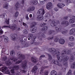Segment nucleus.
Segmentation results:
<instances>
[{
	"label": "nucleus",
	"instance_id": "774afa93",
	"mask_svg": "<svg viewBox=\"0 0 75 75\" xmlns=\"http://www.w3.org/2000/svg\"><path fill=\"white\" fill-rule=\"evenodd\" d=\"M34 44L35 45H38V43L37 42H35L34 43Z\"/></svg>",
	"mask_w": 75,
	"mask_h": 75
},
{
	"label": "nucleus",
	"instance_id": "6ab92c4d",
	"mask_svg": "<svg viewBox=\"0 0 75 75\" xmlns=\"http://www.w3.org/2000/svg\"><path fill=\"white\" fill-rule=\"evenodd\" d=\"M15 35L13 33H12L11 35V37L13 41H16V37L14 36Z\"/></svg>",
	"mask_w": 75,
	"mask_h": 75
},
{
	"label": "nucleus",
	"instance_id": "4d7b16f0",
	"mask_svg": "<svg viewBox=\"0 0 75 75\" xmlns=\"http://www.w3.org/2000/svg\"><path fill=\"white\" fill-rule=\"evenodd\" d=\"M11 60L12 61H13V62H15L17 60V59L16 58L15 59L13 57L11 59Z\"/></svg>",
	"mask_w": 75,
	"mask_h": 75
},
{
	"label": "nucleus",
	"instance_id": "a19ab883",
	"mask_svg": "<svg viewBox=\"0 0 75 75\" xmlns=\"http://www.w3.org/2000/svg\"><path fill=\"white\" fill-rule=\"evenodd\" d=\"M28 37L30 38H32L33 37V35L31 34H29L28 35Z\"/></svg>",
	"mask_w": 75,
	"mask_h": 75
},
{
	"label": "nucleus",
	"instance_id": "338daca9",
	"mask_svg": "<svg viewBox=\"0 0 75 75\" xmlns=\"http://www.w3.org/2000/svg\"><path fill=\"white\" fill-rule=\"evenodd\" d=\"M68 17H65L63 18V19L64 20H67V19L68 18Z\"/></svg>",
	"mask_w": 75,
	"mask_h": 75
},
{
	"label": "nucleus",
	"instance_id": "f8f14e48",
	"mask_svg": "<svg viewBox=\"0 0 75 75\" xmlns=\"http://www.w3.org/2000/svg\"><path fill=\"white\" fill-rule=\"evenodd\" d=\"M31 60L33 63H37L38 62L37 58L35 57H32L31 58Z\"/></svg>",
	"mask_w": 75,
	"mask_h": 75
},
{
	"label": "nucleus",
	"instance_id": "c85d7f7f",
	"mask_svg": "<svg viewBox=\"0 0 75 75\" xmlns=\"http://www.w3.org/2000/svg\"><path fill=\"white\" fill-rule=\"evenodd\" d=\"M71 68L72 69H75V62H74L73 63L71 66Z\"/></svg>",
	"mask_w": 75,
	"mask_h": 75
},
{
	"label": "nucleus",
	"instance_id": "9d476101",
	"mask_svg": "<svg viewBox=\"0 0 75 75\" xmlns=\"http://www.w3.org/2000/svg\"><path fill=\"white\" fill-rule=\"evenodd\" d=\"M34 10H35V7L33 6H32L28 8L27 10V11L30 12V11H33Z\"/></svg>",
	"mask_w": 75,
	"mask_h": 75
},
{
	"label": "nucleus",
	"instance_id": "473e14b6",
	"mask_svg": "<svg viewBox=\"0 0 75 75\" xmlns=\"http://www.w3.org/2000/svg\"><path fill=\"white\" fill-rule=\"evenodd\" d=\"M4 41L5 42H8V38L7 37H5L4 39Z\"/></svg>",
	"mask_w": 75,
	"mask_h": 75
},
{
	"label": "nucleus",
	"instance_id": "c756f323",
	"mask_svg": "<svg viewBox=\"0 0 75 75\" xmlns=\"http://www.w3.org/2000/svg\"><path fill=\"white\" fill-rule=\"evenodd\" d=\"M74 42H70L68 43V45L69 47H73L74 46Z\"/></svg>",
	"mask_w": 75,
	"mask_h": 75
},
{
	"label": "nucleus",
	"instance_id": "6e6d98bb",
	"mask_svg": "<svg viewBox=\"0 0 75 75\" xmlns=\"http://www.w3.org/2000/svg\"><path fill=\"white\" fill-rule=\"evenodd\" d=\"M6 64L7 65H8L9 66L10 65H11L12 64V63H11V62H7V63H6Z\"/></svg>",
	"mask_w": 75,
	"mask_h": 75
},
{
	"label": "nucleus",
	"instance_id": "680f3d73",
	"mask_svg": "<svg viewBox=\"0 0 75 75\" xmlns=\"http://www.w3.org/2000/svg\"><path fill=\"white\" fill-rule=\"evenodd\" d=\"M25 18H26V19L27 20H28L29 19V18H28V15H27L26 16Z\"/></svg>",
	"mask_w": 75,
	"mask_h": 75
},
{
	"label": "nucleus",
	"instance_id": "bf43d9fd",
	"mask_svg": "<svg viewBox=\"0 0 75 75\" xmlns=\"http://www.w3.org/2000/svg\"><path fill=\"white\" fill-rule=\"evenodd\" d=\"M54 38V37H52V38H47L48 40H52Z\"/></svg>",
	"mask_w": 75,
	"mask_h": 75
},
{
	"label": "nucleus",
	"instance_id": "c9c22d12",
	"mask_svg": "<svg viewBox=\"0 0 75 75\" xmlns=\"http://www.w3.org/2000/svg\"><path fill=\"white\" fill-rule=\"evenodd\" d=\"M72 75V71L71 70H69V71L68 73L67 74V75Z\"/></svg>",
	"mask_w": 75,
	"mask_h": 75
},
{
	"label": "nucleus",
	"instance_id": "5fc2aeb1",
	"mask_svg": "<svg viewBox=\"0 0 75 75\" xmlns=\"http://www.w3.org/2000/svg\"><path fill=\"white\" fill-rule=\"evenodd\" d=\"M48 71H44V74L45 75H48Z\"/></svg>",
	"mask_w": 75,
	"mask_h": 75
},
{
	"label": "nucleus",
	"instance_id": "a18cd8bd",
	"mask_svg": "<svg viewBox=\"0 0 75 75\" xmlns=\"http://www.w3.org/2000/svg\"><path fill=\"white\" fill-rule=\"evenodd\" d=\"M23 25L25 26V27L26 28H28V27L27 25V24H26L25 23H24V22L23 23Z\"/></svg>",
	"mask_w": 75,
	"mask_h": 75
},
{
	"label": "nucleus",
	"instance_id": "4468645a",
	"mask_svg": "<svg viewBox=\"0 0 75 75\" xmlns=\"http://www.w3.org/2000/svg\"><path fill=\"white\" fill-rule=\"evenodd\" d=\"M62 25H64L65 24V26H68L69 25V23L66 21H62L61 23Z\"/></svg>",
	"mask_w": 75,
	"mask_h": 75
},
{
	"label": "nucleus",
	"instance_id": "8fccbe9b",
	"mask_svg": "<svg viewBox=\"0 0 75 75\" xmlns=\"http://www.w3.org/2000/svg\"><path fill=\"white\" fill-rule=\"evenodd\" d=\"M0 17L1 18H4L5 17V14L4 13L1 14L0 15Z\"/></svg>",
	"mask_w": 75,
	"mask_h": 75
},
{
	"label": "nucleus",
	"instance_id": "58836bf2",
	"mask_svg": "<svg viewBox=\"0 0 75 75\" xmlns=\"http://www.w3.org/2000/svg\"><path fill=\"white\" fill-rule=\"evenodd\" d=\"M23 33L24 34H28V31L26 29L24 30H23Z\"/></svg>",
	"mask_w": 75,
	"mask_h": 75
},
{
	"label": "nucleus",
	"instance_id": "e2e57ef3",
	"mask_svg": "<svg viewBox=\"0 0 75 75\" xmlns=\"http://www.w3.org/2000/svg\"><path fill=\"white\" fill-rule=\"evenodd\" d=\"M20 41L21 44H23V42H24V41H23V39L22 38H21V40H20Z\"/></svg>",
	"mask_w": 75,
	"mask_h": 75
},
{
	"label": "nucleus",
	"instance_id": "09e8293b",
	"mask_svg": "<svg viewBox=\"0 0 75 75\" xmlns=\"http://www.w3.org/2000/svg\"><path fill=\"white\" fill-rule=\"evenodd\" d=\"M11 74H14L15 71H14V69H13L11 70Z\"/></svg>",
	"mask_w": 75,
	"mask_h": 75
},
{
	"label": "nucleus",
	"instance_id": "393cba45",
	"mask_svg": "<svg viewBox=\"0 0 75 75\" xmlns=\"http://www.w3.org/2000/svg\"><path fill=\"white\" fill-rule=\"evenodd\" d=\"M10 54L11 56H13L14 57L15 55V52H14V51L12 50Z\"/></svg>",
	"mask_w": 75,
	"mask_h": 75
},
{
	"label": "nucleus",
	"instance_id": "412c9836",
	"mask_svg": "<svg viewBox=\"0 0 75 75\" xmlns=\"http://www.w3.org/2000/svg\"><path fill=\"white\" fill-rule=\"evenodd\" d=\"M75 32V28H73L70 30V31L69 33V34L70 35H72V34H73Z\"/></svg>",
	"mask_w": 75,
	"mask_h": 75
},
{
	"label": "nucleus",
	"instance_id": "bb28decb",
	"mask_svg": "<svg viewBox=\"0 0 75 75\" xmlns=\"http://www.w3.org/2000/svg\"><path fill=\"white\" fill-rule=\"evenodd\" d=\"M48 28V27L47 26H45L41 30L42 31H45L46 30H47Z\"/></svg>",
	"mask_w": 75,
	"mask_h": 75
},
{
	"label": "nucleus",
	"instance_id": "f257e3e1",
	"mask_svg": "<svg viewBox=\"0 0 75 75\" xmlns=\"http://www.w3.org/2000/svg\"><path fill=\"white\" fill-rule=\"evenodd\" d=\"M49 52H53V54H54V55H56L57 58V59L58 61H62L63 65H64L66 68H64V71H66V68H68V59H69V57L65 55V54H70L71 52V50H64L62 52L61 55L62 56H60L61 53L59 52H56V50L54 48H51L49 49L48 50Z\"/></svg>",
	"mask_w": 75,
	"mask_h": 75
},
{
	"label": "nucleus",
	"instance_id": "20e7f679",
	"mask_svg": "<svg viewBox=\"0 0 75 75\" xmlns=\"http://www.w3.org/2000/svg\"><path fill=\"white\" fill-rule=\"evenodd\" d=\"M27 60H25L24 61L23 64H22V67L23 69L24 70H22L21 71V72H22V73L23 74H25L26 72V71L25 70L26 69V68L27 67Z\"/></svg>",
	"mask_w": 75,
	"mask_h": 75
},
{
	"label": "nucleus",
	"instance_id": "aec40b11",
	"mask_svg": "<svg viewBox=\"0 0 75 75\" xmlns=\"http://www.w3.org/2000/svg\"><path fill=\"white\" fill-rule=\"evenodd\" d=\"M7 67H1L0 68V70L2 71V72H4L7 70Z\"/></svg>",
	"mask_w": 75,
	"mask_h": 75
},
{
	"label": "nucleus",
	"instance_id": "4c0bfd02",
	"mask_svg": "<svg viewBox=\"0 0 75 75\" xmlns=\"http://www.w3.org/2000/svg\"><path fill=\"white\" fill-rule=\"evenodd\" d=\"M68 31L67 30H65L64 31H63L62 32V34H67V33H68Z\"/></svg>",
	"mask_w": 75,
	"mask_h": 75
},
{
	"label": "nucleus",
	"instance_id": "f704fd0d",
	"mask_svg": "<svg viewBox=\"0 0 75 75\" xmlns=\"http://www.w3.org/2000/svg\"><path fill=\"white\" fill-rule=\"evenodd\" d=\"M55 33V31L54 30H50L49 32V34H54Z\"/></svg>",
	"mask_w": 75,
	"mask_h": 75
},
{
	"label": "nucleus",
	"instance_id": "cd10ccee",
	"mask_svg": "<svg viewBox=\"0 0 75 75\" xmlns=\"http://www.w3.org/2000/svg\"><path fill=\"white\" fill-rule=\"evenodd\" d=\"M69 39L70 41H73L74 40V38L73 36L69 37Z\"/></svg>",
	"mask_w": 75,
	"mask_h": 75
},
{
	"label": "nucleus",
	"instance_id": "dca6fc26",
	"mask_svg": "<svg viewBox=\"0 0 75 75\" xmlns=\"http://www.w3.org/2000/svg\"><path fill=\"white\" fill-rule=\"evenodd\" d=\"M51 75H58L57 72L55 70H52L50 72Z\"/></svg>",
	"mask_w": 75,
	"mask_h": 75
},
{
	"label": "nucleus",
	"instance_id": "6e6552de",
	"mask_svg": "<svg viewBox=\"0 0 75 75\" xmlns=\"http://www.w3.org/2000/svg\"><path fill=\"white\" fill-rule=\"evenodd\" d=\"M52 6V4L51 2H49L46 5V8L47 10H50Z\"/></svg>",
	"mask_w": 75,
	"mask_h": 75
},
{
	"label": "nucleus",
	"instance_id": "ddd939ff",
	"mask_svg": "<svg viewBox=\"0 0 75 75\" xmlns=\"http://www.w3.org/2000/svg\"><path fill=\"white\" fill-rule=\"evenodd\" d=\"M20 4L18 2H17L16 4L15 5V10L17 11L18 10V8L20 7Z\"/></svg>",
	"mask_w": 75,
	"mask_h": 75
},
{
	"label": "nucleus",
	"instance_id": "052dcab7",
	"mask_svg": "<svg viewBox=\"0 0 75 75\" xmlns=\"http://www.w3.org/2000/svg\"><path fill=\"white\" fill-rule=\"evenodd\" d=\"M54 10L56 11H58V8H54Z\"/></svg>",
	"mask_w": 75,
	"mask_h": 75
},
{
	"label": "nucleus",
	"instance_id": "0eeeda50",
	"mask_svg": "<svg viewBox=\"0 0 75 75\" xmlns=\"http://www.w3.org/2000/svg\"><path fill=\"white\" fill-rule=\"evenodd\" d=\"M59 21H57V23L54 21H53L50 23V25L52 27H55L56 25H57L58 24H59Z\"/></svg>",
	"mask_w": 75,
	"mask_h": 75
},
{
	"label": "nucleus",
	"instance_id": "c03bdc74",
	"mask_svg": "<svg viewBox=\"0 0 75 75\" xmlns=\"http://www.w3.org/2000/svg\"><path fill=\"white\" fill-rule=\"evenodd\" d=\"M46 25V23H41L40 24V26L42 27H43Z\"/></svg>",
	"mask_w": 75,
	"mask_h": 75
},
{
	"label": "nucleus",
	"instance_id": "2f4dec72",
	"mask_svg": "<svg viewBox=\"0 0 75 75\" xmlns=\"http://www.w3.org/2000/svg\"><path fill=\"white\" fill-rule=\"evenodd\" d=\"M45 17L46 18V17L49 19V18H50L51 16H50V14H46L45 15Z\"/></svg>",
	"mask_w": 75,
	"mask_h": 75
},
{
	"label": "nucleus",
	"instance_id": "a211bd4d",
	"mask_svg": "<svg viewBox=\"0 0 75 75\" xmlns=\"http://www.w3.org/2000/svg\"><path fill=\"white\" fill-rule=\"evenodd\" d=\"M30 3L33 5H37L38 4V2L37 1H31Z\"/></svg>",
	"mask_w": 75,
	"mask_h": 75
},
{
	"label": "nucleus",
	"instance_id": "72a5a7b5",
	"mask_svg": "<svg viewBox=\"0 0 75 75\" xmlns=\"http://www.w3.org/2000/svg\"><path fill=\"white\" fill-rule=\"evenodd\" d=\"M55 28V30L56 31H57V32H61V28Z\"/></svg>",
	"mask_w": 75,
	"mask_h": 75
},
{
	"label": "nucleus",
	"instance_id": "0e129e2a",
	"mask_svg": "<svg viewBox=\"0 0 75 75\" xmlns=\"http://www.w3.org/2000/svg\"><path fill=\"white\" fill-rule=\"evenodd\" d=\"M21 3L23 5V4H24V0H22L21 1Z\"/></svg>",
	"mask_w": 75,
	"mask_h": 75
},
{
	"label": "nucleus",
	"instance_id": "49530a36",
	"mask_svg": "<svg viewBox=\"0 0 75 75\" xmlns=\"http://www.w3.org/2000/svg\"><path fill=\"white\" fill-rule=\"evenodd\" d=\"M9 20H10V19L8 18V20H6L5 21V22L7 24H8L9 25Z\"/></svg>",
	"mask_w": 75,
	"mask_h": 75
},
{
	"label": "nucleus",
	"instance_id": "2eb2a0df",
	"mask_svg": "<svg viewBox=\"0 0 75 75\" xmlns=\"http://www.w3.org/2000/svg\"><path fill=\"white\" fill-rule=\"evenodd\" d=\"M65 5H64V4L62 3H59L57 5V6L58 7H59L60 8H62V7H64V6H65Z\"/></svg>",
	"mask_w": 75,
	"mask_h": 75
},
{
	"label": "nucleus",
	"instance_id": "603ef678",
	"mask_svg": "<svg viewBox=\"0 0 75 75\" xmlns=\"http://www.w3.org/2000/svg\"><path fill=\"white\" fill-rule=\"evenodd\" d=\"M45 3V2L43 1H42L40 2V4L41 5H43V4H44Z\"/></svg>",
	"mask_w": 75,
	"mask_h": 75
},
{
	"label": "nucleus",
	"instance_id": "f3484780",
	"mask_svg": "<svg viewBox=\"0 0 75 75\" xmlns=\"http://www.w3.org/2000/svg\"><path fill=\"white\" fill-rule=\"evenodd\" d=\"M59 42L60 44H64L65 43V40L63 39H60L59 40Z\"/></svg>",
	"mask_w": 75,
	"mask_h": 75
},
{
	"label": "nucleus",
	"instance_id": "de8ad7c7",
	"mask_svg": "<svg viewBox=\"0 0 75 75\" xmlns=\"http://www.w3.org/2000/svg\"><path fill=\"white\" fill-rule=\"evenodd\" d=\"M58 40H59V38L57 37L56 39H54V41L57 42H58Z\"/></svg>",
	"mask_w": 75,
	"mask_h": 75
},
{
	"label": "nucleus",
	"instance_id": "a878e982",
	"mask_svg": "<svg viewBox=\"0 0 75 75\" xmlns=\"http://www.w3.org/2000/svg\"><path fill=\"white\" fill-rule=\"evenodd\" d=\"M13 68H14L16 70H18L19 69V66L16 65L13 67Z\"/></svg>",
	"mask_w": 75,
	"mask_h": 75
},
{
	"label": "nucleus",
	"instance_id": "5701e85b",
	"mask_svg": "<svg viewBox=\"0 0 75 75\" xmlns=\"http://www.w3.org/2000/svg\"><path fill=\"white\" fill-rule=\"evenodd\" d=\"M74 60V57L73 55H71V57H70V59H69L70 62H73Z\"/></svg>",
	"mask_w": 75,
	"mask_h": 75
},
{
	"label": "nucleus",
	"instance_id": "9b49d317",
	"mask_svg": "<svg viewBox=\"0 0 75 75\" xmlns=\"http://www.w3.org/2000/svg\"><path fill=\"white\" fill-rule=\"evenodd\" d=\"M38 69V67H37V66L35 65L32 69L31 72H32V73H35V72H36V71H37Z\"/></svg>",
	"mask_w": 75,
	"mask_h": 75
},
{
	"label": "nucleus",
	"instance_id": "3c124183",
	"mask_svg": "<svg viewBox=\"0 0 75 75\" xmlns=\"http://www.w3.org/2000/svg\"><path fill=\"white\" fill-rule=\"evenodd\" d=\"M44 57H45V55H42L40 56V59H41L42 58H44Z\"/></svg>",
	"mask_w": 75,
	"mask_h": 75
},
{
	"label": "nucleus",
	"instance_id": "37998d69",
	"mask_svg": "<svg viewBox=\"0 0 75 75\" xmlns=\"http://www.w3.org/2000/svg\"><path fill=\"white\" fill-rule=\"evenodd\" d=\"M66 3H67V4L72 3V2L71 1V0H66Z\"/></svg>",
	"mask_w": 75,
	"mask_h": 75
},
{
	"label": "nucleus",
	"instance_id": "864d4df0",
	"mask_svg": "<svg viewBox=\"0 0 75 75\" xmlns=\"http://www.w3.org/2000/svg\"><path fill=\"white\" fill-rule=\"evenodd\" d=\"M39 73L40 74H43L44 73V70L42 69H41Z\"/></svg>",
	"mask_w": 75,
	"mask_h": 75
},
{
	"label": "nucleus",
	"instance_id": "1a4fd4ad",
	"mask_svg": "<svg viewBox=\"0 0 75 75\" xmlns=\"http://www.w3.org/2000/svg\"><path fill=\"white\" fill-rule=\"evenodd\" d=\"M52 62H53L54 64L57 65L59 67H62V64L61 63H59V62L58 61H55L54 60H53L52 61Z\"/></svg>",
	"mask_w": 75,
	"mask_h": 75
},
{
	"label": "nucleus",
	"instance_id": "39448f33",
	"mask_svg": "<svg viewBox=\"0 0 75 75\" xmlns=\"http://www.w3.org/2000/svg\"><path fill=\"white\" fill-rule=\"evenodd\" d=\"M17 55L18 56V58L19 59L21 58L22 59H24L25 58V55H22V54H21V52H18L17 53Z\"/></svg>",
	"mask_w": 75,
	"mask_h": 75
},
{
	"label": "nucleus",
	"instance_id": "b1692460",
	"mask_svg": "<svg viewBox=\"0 0 75 75\" xmlns=\"http://www.w3.org/2000/svg\"><path fill=\"white\" fill-rule=\"evenodd\" d=\"M44 36H45V35L44 34H42L41 36H38V39L39 40H42V38L44 37Z\"/></svg>",
	"mask_w": 75,
	"mask_h": 75
},
{
	"label": "nucleus",
	"instance_id": "7c9ffc66",
	"mask_svg": "<svg viewBox=\"0 0 75 75\" xmlns=\"http://www.w3.org/2000/svg\"><path fill=\"white\" fill-rule=\"evenodd\" d=\"M47 54L48 55V59L49 61H50V60H52V58L51 55L50 54Z\"/></svg>",
	"mask_w": 75,
	"mask_h": 75
},
{
	"label": "nucleus",
	"instance_id": "69168bd1",
	"mask_svg": "<svg viewBox=\"0 0 75 75\" xmlns=\"http://www.w3.org/2000/svg\"><path fill=\"white\" fill-rule=\"evenodd\" d=\"M3 31L2 30H0V35H1L2 34H3Z\"/></svg>",
	"mask_w": 75,
	"mask_h": 75
},
{
	"label": "nucleus",
	"instance_id": "79ce46f5",
	"mask_svg": "<svg viewBox=\"0 0 75 75\" xmlns=\"http://www.w3.org/2000/svg\"><path fill=\"white\" fill-rule=\"evenodd\" d=\"M36 38H37V37L35 36L33 37V42L32 43V44H33L34 43V41H35V40L36 39Z\"/></svg>",
	"mask_w": 75,
	"mask_h": 75
},
{
	"label": "nucleus",
	"instance_id": "f03ea898",
	"mask_svg": "<svg viewBox=\"0 0 75 75\" xmlns=\"http://www.w3.org/2000/svg\"><path fill=\"white\" fill-rule=\"evenodd\" d=\"M45 14L44 9H39L37 12V15L38 16L37 17V21H42L43 20V16Z\"/></svg>",
	"mask_w": 75,
	"mask_h": 75
},
{
	"label": "nucleus",
	"instance_id": "423d86ee",
	"mask_svg": "<svg viewBox=\"0 0 75 75\" xmlns=\"http://www.w3.org/2000/svg\"><path fill=\"white\" fill-rule=\"evenodd\" d=\"M3 27L4 28H11L12 30H16L17 28V27L16 26L14 25L12 26H7L5 25L3 26Z\"/></svg>",
	"mask_w": 75,
	"mask_h": 75
},
{
	"label": "nucleus",
	"instance_id": "7ed1b4c3",
	"mask_svg": "<svg viewBox=\"0 0 75 75\" xmlns=\"http://www.w3.org/2000/svg\"><path fill=\"white\" fill-rule=\"evenodd\" d=\"M32 24L33 25L32 26L30 31L32 33H34L36 32V31H37V27H35V26L37 25V23L35 22H33L32 23Z\"/></svg>",
	"mask_w": 75,
	"mask_h": 75
},
{
	"label": "nucleus",
	"instance_id": "ea45409f",
	"mask_svg": "<svg viewBox=\"0 0 75 75\" xmlns=\"http://www.w3.org/2000/svg\"><path fill=\"white\" fill-rule=\"evenodd\" d=\"M22 62V60H21L20 61L18 60V61L16 62L15 63V64H16V65H18V64H20L21 62Z\"/></svg>",
	"mask_w": 75,
	"mask_h": 75
},
{
	"label": "nucleus",
	"instance_id": "4be33fe9",
	"mask_svg": "<svg viewBox=\"0 0 75 75\" xmlns=\"http://www.w3.org/2000/svg\"><path fill=\"white\" fill-rule=\"evenodd\" d=\"M7 59V56H4L1 58V60L2 61H6Z\"/></svg>",
	"mask_w": 75,
	"mask_h": 75
},
{
	"label": "nucleus",
	"instance_id": "e433bc0d",
	"mask_svg": "<svg viewBox=\"0 0 75 75\" xmlns=\"http://www.w3.org/2000/svg\"><path fill=\"white\" fill-rule=\"evenodd\" d=\"M3 7L4 8H7L8 7V4H4L3 6Z\"/></svg>",
	"mask_w": 75,
	"mask_h": 75
},
{
	"label": "nucleus",
	"instance_id": "13d9d810",
	"mask_svg": "<svg viewBox=\"0 0 75 75\" xmlns=\"http://www.w3.org/2000/svg\"><path fill=\"white\" fill-rule=\"evenodd\" d=\"M15 16L16 18L18 16V11H17L16 13H15Z\"/></svg>",
	"mask_w": 75,
	"mask_h": 75
}]
</instances>
